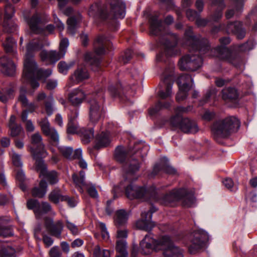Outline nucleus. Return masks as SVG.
I'll return each mask as SVG.
<instances>
[{"label":"nucleus","instance_id":"obj_24","mask_svg":"<svg viewBox=\"0 0 257 257\" xmlns=\"http://www.w3.org/2000/svg\"><path fill=\"white\" fill-rule=\"evenodd\" d=\"M0 65L2 71L6 75L12 76L16 72V66L11 58L4 56L0 58Z\"/></svg>","mask_w":257,"mask_h":257},{"label":"nucleus","instance_id":"obj_46","mask_svg":"<svg viewBox=\"0 0 257 257\" xmlns=\"http://www.w3.org/2000/svg\"><path fill=\"white\" fill-rule=\"evenodd\" d=\"M15 249L11 246L0 247V257H12L15 254Z\"/></svg>","mask_w":257,"mask_h":257},{"label":"nucleus","instance_id":"obj_5","mask_svg":"<svg viewBox=\"0 0 257 257\" xmlns=\"http://www.w3.org/2000/svg\"><path fill=\"white\" fill-rule=\"evenodd\" d=\"M240 122L238 119L233 116L216 121L212 126V132L214 139L224 138L228 137L231 133L236 132L239 129Z\"/></svg>","mask_w":257,"mask_h":257},{"label":"nucleus","instance_id":"obj_51","mask_svg":"<svg viewBox=\"0 0 257 257\" xmlns=\"http://www.w3.org/2000/svg\"><path fill=\"white\" fill-rule=\"evenodd\" d=\"M54 102V98L52 96H48L45 101V107L46 112L48 116L52 114L54 111L53 104Z\"/></svg>","mask_w":257,"mask_h":257},{"label":"nucleus","instance_id":"obj_15","mask_svg":"<svg viewBox=\"0 0 257 257\" xmlns=\"http://www.w3.org/2000/svg\"><path fill=\"white\" fill-rule=\"evenodd\" d=\"M88 103L90 121L92 123H96L104 114L103 105L98 101L97 97L89 99Z\"/></svg>","mask_w":257,"mask_h":257},{"label":"nucleus","instance_id":"obj_40","mask_svg":"<svg viewBox=\"0 0 257 257\" xmlns=\"http://www.w3.org/2000/svg\"><path fill=\"white\" fill-rule=\"evenodd\" d=\"M78 21L75 16L69 17L67 21V32L74 36L76 31Z\"/></svg>","mask_w":257,"mask_h":257},{"label":"nucleus","instance_id":"obj_44","mask_svg":"<svg viewBox=\"0 0 257 257\" xmlns=\"http://www.w3.org/2000/svg\"><path fill=\"white\" fill-rule=\"evenodd\" d=\"M241 9L242 6L241 5H239L238 4H235L233 8H229L225 13L226 19L227 20L231 19L234 15H237L241 11Z\"/></svg>","mask_w":257,"mask_h":257},{"label":"nucleus","instance_id":"obj_28","mask_svg":"<svg viewBox=\"0 0 257 257\" xmlns=\"http://www.w3.org/2000/svg\"><path fill=\"white\" fill-rule=\"evenodd\" d=\"M9 217H0V237H11L14 235L12 226L8 223L10 221Z\"/></svg>","mask_w":257,"mask_h":257},{"label":"nucleus","instance_id":"obj_10","mask_svg":"<svg viewBox=\"0 0 257 257\" xmlns=\"http://www.w3.org/2000/svg\"><path fill=\"white\" fill-rule=\"evenodd\" d=\"M185 37L186 40V43L190 48L193 49L200 47V51L202 53H205L207 50L210 49V46L209 45L208 41L205 38H203L200 35L195 36L193 35L192 28L189 27L185 32Z\"/></svg>","mask_w":257,"mask_h":257},{"label":"nucleus","instance_id":"obj_16","mask_svg":"<svg viewBox=\"0 0 257 257\" xmlns=\"http://www.w3.org/2000/svg\"><path fill=\"white\" fill-rule=\"evenodd\" d=\"M157 210L156 207L152 205L149 211L142 212L141 219L136 223L137 227L141 230L151 231L156 226V223L152 221V215Z\"/></svg>","mask_w":257,"mask_h":257},{"label":"nucleus","instance_id":"obj_3","mask_svg":"<svg viewBox=\"0 0 257 257\" xmlns=\"http://www.w3.org/2000/svg\"><path fill=\"white\" fill-rule=\"evenodd\" d=\"M125 5L122 2H117L111 5V11H108L107 6L100 3H96L91 6L88 11V15L94 18L105 20L110 17L112 13V17L115 19H123L125 15Z\"/></svg>","mask_w":257,"mask_h":257},{"label":"nucleus","instance_id":"obj_17","mask_svg":"<svg viewBox=\"0 0 257 257\" xmlns=\"http://www.w3.org/2000/svg\"><path fill=\"white\" fill-rule=\"evenodd\" d=\"M192 235L193 238L188 249L191 254H194L203 246L208 236L206 232L203 230L195 231Z\"/></svg>","mask_w":257,"mask_h":257},{"label":"nucleus","instance_id":"obj_47","mask_svg":"<svg viewBox=\"0 0 257 257\" xmlns=\"http://www.w3.org/2000/svg\"><path fill=\"white\" fill-rule=\"evenodd\" d=\"M9 127L10 130V135L12 137H16L24 134L23 127L20 124H13Z\"/></svg>","mask_w":257,"mask_h":257},{"label":"nucleus","instance_id":"obj_13","mask_svg":"<svg viewBox=\"0 0 257 257\" xmlns=\"http://www.w3.org/2000/svg\"><path fill=\"white\" fill-rule=\"evenodd\" d=\"M186 194V189H174L165 195L162 198L159 199L155 190H153L152 199L155 202H158L165 206L171 205V203L178 201Z\"/></svg>","mask_w":257,"mask_h":257},{"label":"nucleus","instance_id":"obj_29","mask_svg":"<svg viewBox=\"0 0 257 257\" xmlns=\"http://www.w3.org/2000/svg\"><path fill=\"white\" fill-rule=\"evenodd\" d=\"M44 47L43 39L41 38L34 39L27 45V53L26 58L28 56H31L33 58L32 53L35 51H39Z\"/></svg>","mask_w":257,"mask_h":257},{"label":"nucleus","instance_id":"obj_49","mask_svg":"<svg viewBox=\"0 0 257 257\" xmlns=\"http://www.w3.org/2000/svg\"><path fill=\"white\" fill-rule=\"evenodd\" d=\"M27 89L26 87L23 86L20 88V94L18 97V100L21 103L23 106L28 105V99L26 96Z\"/></svg>","mask_w":257,"mask_h":257},{"label":"nucleus","instance_id":"obj_52","mask_svg":"<svg viewBox=\"0 0 257 257\" xmlns=\"http://www.w3.org/2000/svg\"><path fill=\"white\" fill-rule=\"evenodd\" d=\"M39 124L44 135L47 136L54 128H51L47 117H45L40 121Z\"/></svg>","mask_w":257,"mask_h":257},{"label":"nucleus","instance_id":"obj_61","mask_svg":"<svg viewBox=\"0 0 257 257\" xmlns=\"http://www.w3.org/2000/svg\"><path fill=\"white\" fill-rule=\"evenodd\" d=\"M211 7H216V9L224 10L226 8L224 0H209Z\"/></svg>","mask_w":257,"mask_h":257},{"label":"nucleus","instance_id":"obj_18","mask_svg":"<svg viewBox=\"0 0 257 257\" xmlns=\"http://www.w3.org/2000/svg\"><path fill=\"white\" fill-rule=\"evenodd\" d=\"M224 31L228 34L235 35L237 39H243L246 34V31L243 24L239 21L228 22L224 28Z\"/></svg>","mask_w":257,"mask_h":257},{"label":"nucleus","instance_id":"obj_33","mask_svg":"<svg viewBox=\"0 0 257 257\" xmlns=\"http://www.w3.org/2000/svg\"><path fill=\"white\" fill-rule=\"evenodd\" d=\"M47 155V153L46 152V154L39 155L38 157L36 158L32 156L33 159L36 161V170L37 172H40V176H43L47 171L46 165L45 164L44 160L42 159V157H45Z\"/></svg>","mask_w":257,"mask_h":257},{"label":"nucleus","instance_id":"obj_43","mask_svg":"<svg viewBox=\"0 0 257 257\" xmlns=\"http://www.w3.org/2000/svg\"><path fill=\"white\" fill-rule=\"evenodd\" d=\"M39 201L37 199H30L27 201V206L29 209L33 210L38 217V213L40 212Z\"/></svg>","mask_w":257,"mask_h":257},{"label":"nucleus","instance_id":"obj_1","mask_svg":"<svg viewBox=\"0 0 257 257\" xmlns=\"http://www.w3.org/2000/svg\"><path fill=\"white\" fill-rule=\"evenodd\" d=\"M151 35L159 37L160 43L164 47L166 54L169 56H177L180 51L177 47L178 37L168 31L162 24V21L158 20L157 15L152 16L149 19Z\"/></svg>","mask_w":257,"mask_h":257},{"label":"nucleus","instance_id":"obj_30","mask_svg":"<svg viewBox=\"0 0 257 257\" xmlns=\"http://www.w3.org/2000/svg\"><path fill=\"white\" fill-rule=\"evenodd\" d=\"M47 187L46 181L44 180H41L39 187H35L32 189L31 191L32 196L39 198H43L46 194Z\"/></svg>","mask_w":257,"mask_h":257},{"label":"nucleus","instance_id":"obj_57","mask_svg":"<svg viewBox=\"0 0 257 257\" xmlns=\"http://www.w3.org/2000/svg\"><path fill=\"white\" fill-rule=\"evenodd\" d=\"M73 65V63H71L70 64H67L64 61H60L58 64V68L59 69V71L60 73L66 74L68 70L72 67Z\"/></svg>","mask_w":257,"mask_h":257},{"label":"nucleus","instance_id":"obj_59","mask_svg":"<svg viewBox=\"0 0 257 257\" xmlns=\"http://www.w3.org/2000/svg\"><path fill=\"white\" fill-rule=\"evenodd\" d=\"M162 109V103L160 101H159L154 106H152L149 109V113L150 115H154Z\"/></svg>","mask_w":257,"mask_h":257},{"label":"nucleus","instance_id":"obj_26","mask_svg":"<svg viewBox=\"0 0 257 257\" xmlns=\"http://www.w3.org/2000/svg\"><path fill=\"white\" fill-rule=\"evenodd\" d=\"M221 93L222 99L226 102L238 101L239 93L234 87L224 88L222 90Z\"/></svg>","mask_w":257,"mask_h":257},{"label":"nucleus","instance_id":"obj_12","mask_svg":"<svg viewBox=\"0 0 257 257\" xmlns=\"http://www.w3.org/2000/svg\"><path fill=\"white\" fill-rule=\"evenodd\" d=\"M214 52L219 59L227 61L236 67H238L241 62V58L237 53L231 51L224 46H217L214 49Z\"/></svg>","mask_w":257,"mask_h":257},{"label":"nucleus","instance_id":"obj_2","mask_svg":"<svg viewBox=\"0 0 257 257\" xmlns=\"http://www.w3.org/2000/svg\"><path fill=\"white\" fill-rule=\"evenodd\" d=\"M163 250L164 257H183L182 251L175 246L168 236H163L158 240L154 239L151 234H147L140 243V251L144 254Z\"/></svg>","mask_w":257,"mask_h":257},{"label":"nucleus","instance_id":"obj_39","mask_svg":"<svg viewBox=\"0 0 257 257\" xmlns=\"http://www.w3.org/2000/svg\"><path fill=\"white\" fill-rule=\"evenodd\" d=\"M16 41L12 37H8L6 38V41L3 43L4 49L7 53H11L15 56L16 52L15 48L16 47Z\"/></svg>","mask_w":257,"mask_h":257},{"label":"nucleus","instance_id":"obj_37","mask_svg":"<svg viewBox=\"0 0 257 257\" xmlns=\"http://www.w3.org/2000/svg\"><path fill=\"white\" fill-rule=\"evenodd\" d=\"M110 141L108 136L104 133H101L96 137V143L95 148L99 149L100 148L106 147L109 145Z\"/></svg>","mask_w":257,"mask_h":257},{"label":"nucleus","instance_id":"obj_36","mask_svg":"<svg viewBox=\"0 0 257 257\" xmlns=\"http://www.w3.org/2000/svg\"><path fill=\"white\" fill-rule=\"evenodd\" d=\"M128 218L126 212L123 209H120L116 212L115 218V224L118 227L123 226L125 224Z\"/></svg>","mask_w":257,"mask_h":257},{"label":"nucleus","instance_id":"obj_38","mask_svg":"<svg viewBox=\"0 0 257 257\" xmlns=\"http://www.w3.org/2000/svg\"><path fill=\"white\" fill-rule=\"evenodd\" d=\"M82 141L84 144L89 143L94 138L93 128H83L80 130Z\"/></svg>","mask_w":257,"mask_h":257},{"label":"nucleus","instance_id":"obj_48","mask_svg":"<svg viewBox=\"0 0 257 257\" xmlns=\"http://www.w3.org/2000/svg\"><path fill=\"white\" fill-rule=\"evenodd\" d=\"M115 249L119 253H128L125 239H117L116 242Z\"/></svg>","mask_w":257,"mask_h":257},{"label":"nucleus","instance_id":"obj_14","mask_svg":"<svg viewBox=\"0 0 257 257\" xmlns=\"http://www.w3.org/2000/svg\"><path fill=\"white\" fill-rule=\"evenodd\" d=\"M173 69L174 65L170 64L169 68H166L163 73L161 85H164L165 90L161 89L158 92V95L163 99L170 97L172 95V88L173 84L172 80Z\"/></svg>","mask_w":257,"mask_h":257},{"label":"nucleus","instance_id":"obj_42","mask_svg":"<svg viewBox=\"0 0 257 257\" xmlns=\"http://www.w3.org/2000/svg\"><path fill=\"white\" fill-rule=\"evenodd\" d=\"M43 176L51 185H54L59 181L58 174L55 171H47Z\"/></svg>","mask_w":257,"mask_h":257},{"label":"nucleus","instance_id":"obj_55","mask_svg":"<svg viewBox=\"0 0 257 257\" xmlns=\"http://www.w3.org/2000/svg\"><path fill=\"white\" fill-rule=\"evenodd\" d=\"M40 212L38 213V217L40 216L43 214H46L52 211V206L51 204L47 202L43 201L40 204Z\"/></svg>","mask_w":257,"mask_h":257},{"label":"nucleus","instance_id":"obj_27","mask_svg":"<svg viewBox=\"0 0 257 257\" xmlns=\"http://www.w3.org/2000/svg\"><path fill=\"white\" fill-rule=\"evenodd\" d=\"M176 82L179 90H190L193 86V80L190 75L182 74L178 77Z\"/></svg>","mask_w":257,"mask_h":257},{"label":"nucleus","instance_id":"obj_60","mask_svg":"<svg viewBox=\"0 0 257 257\" xmlns=\"http://www.w3.org/2000/svg\"><path fill=\"white\" fill-rule=\"evenodd\" d=\"M120 85H117L116 86L111 85L108 87V91L112 97H120Z\"/></svg>","mask_w":257,"mask_h":257},{"label":"nucleus","instance_id":"obj_9","mask_svg":"<svg viewBox=\"0 0 257 257\" xmlns=\"http://www.w3.org/2000/svg\"><path fill=\"white\" fill-rule=\"evenodd\" d=\"M170 123L172 130L179 128L186 134H195L199 131L196 122L188 117L181 118L179 116L175 115L170 118Z\"/></svg>","mask_w":257,"mask_h":257},{"label":"nucleus","instance_id":"obj_50","mask_svg":"<svg viewBox=\"0 0 257 257\" xmlns=\"http://www.w3.org/2000/svg\"><path fill=\"white\" fill-rule=\"evenodd\" d=\"M72 179L74 183L78 187V190L80 192L83 193V190L82 187L87 186V183L85 180H82L79 176L76 174L72 175Z\"/></svg>","mask_w":257,"mask_h":257},{"label":"nucleus","instance_id":"obj_8","mask_svg":"<svg viewBox=\"0 0 257 257\" xmlns=\"http://www.w3.org/2000/svg\"><path fill=\"white\" fill-rule=\"evenodd\" d=\"M24 67V74L28 78L36 77L38 79H46L51 75L52 72V69L50 68L38 69L34 58L30 56H28L25 59Z\"/></svg>","mask_w":257,"mask_h":257},{"label":"nucleus","instance_id":"obj_64","mask_svg":"<svg viewBox=\"0 0 257 257\" xmlns=\"http://www.w3.org/2000/svg\"><path fill=\"white\" fill-rule=\"evenodd\" d=\"M190 90H179L176 96V100L180 102L185 100L188 96V92Z\"/></svg>","mask_w":257,"mask_h":257},{"label":"nucleus","instance_id":"obj_31","mask_svg":"<svg viewBox=\"0 0 257 257\" xmlns=\"http://www.w3.org/2000/svg\"><path fill=\"white\" fill-rule=\"evenodd\" d=\"M84 59L91 67L94 71H98L100 67V59L97 56H95L91 53H86L84 56Z\"/></svg>","mask_w":257,"mask_h":257},{"label":"nucleus","instance_id":"obj_63","mask_svg":"<svg viewBox=\"0 0 257 257\" xmlns=\"http://www.w3.org/2000/svg\"><path fill=\"white\" fill-rule=\"evenodd\" d=\"M12 160L15 166L17 167H21L22 166L23 164L20 155L16 153H13L12 156Z\"/></svg>","mask_w":257,"mask_h":257},{"label":"nucleus","instance_id":"obj_6","mask_svg":"<svg viewBox=\"0 0 257 257\" xmlns=\"http://www.w3.org/2000/svg\"><path fill=\"white\" fill-rule=\"evenodd\" d=\"M200 47H198L196 49L190 48L189 53L183 56L178 62L180 70L195 71L201 67L203 60L200 55L206 54L209 50L202 53Z\"/></svg>","mask_w":257,"mask_h":257},{"label":"nucleus","instance_id":"obj_41","mask_svg":"<svg viewBox=\"0 0 257 257\" xmlns=\"http://www.w3.org/2000/svg\"><path fill=\"white\" fill-rule=\"evenodd\" d=\"M3 27L4 31L7 33H14L17 30L18 26L11 19H4Z\"/></svg>","mask_w":257,"mask_h":257},{"label":"nucleus","instance_id":"obj_62","mask_svg":"<svg viewBox=\"0 0 257 257\" xmlns=\"http://www.w3.org/2000/svg\"><path fill=\"white\" fill-rule=\"evenodd\" d=\"M84 187H86L87 193L90 197L94 198L98 197V193L94 185H90L87 184V186H85Z\"/></svg>","mask_w":257,"mask_h":257},{"label":"nucleus","instance_id":"obj_11","mask_svg":"<svg viewBox=\"0 0 257 257\" xmlns=\"http://www.w3.org/2000/svg\"><path fill=\"white\" fill-rule=\"evenodd\" d=\"M135 151L132 154L127 161L123 165V169L125 172V176L128 178L130 175H132L138 172L141 167V161H143L144 155L141 154L140 149L135 146ZM146 155H145L146 156Z\"/></svg>","mask_w":257,"mask_h":257},{"label":"nucleus","instance_id":"obj_35","mask_svg":"<svg viewBox=\"0 0 257 257\" xmlns=\"http://www.w3.org/2000/svg\"><path fill=\"white\" fill-rule=\"evenodd\" d=\"M130 153H127L125 149L122 146H117L115 149L114 157L115 160L120 163H124Z\"/></svg>","mask_w":257,"mask_h":257},{"label":"nucleus","instance_id":"obj_4","mask_svg":"<svg viewBox=\"0 0 257 257\" xmlns=\"http://www.w3.org/2000/svg\"><path fill=\"white\" fill-rule=\"evenodd\" d=\"M24 19L33 34L48 36L54 33L55 28L54 25L45 26L50 20L49 16L45 13H36L30 18L25 16Z\"/></svg>","mask_w":257,"mask_h":257},{"label":"nucleus","instance_id":"obj_53","mask_svg":"<svg viewBox=\"0 0 257 257\" xmlns=\"http://www.w3.org/2000/svg\"><path fill=\"white\" fill-rule=\"evenodd\" d=\"M59 150L62 156L68 159H72L73 149L71 147L62 146L59 147Z\"/></svg>","mask_w":257,"mask_h":257},{"label":"nucleus","instance_id":"obj_25","mask_svg":"<svg viewBox=\"0 0 257 257\" xmlns=\"http://www.w3.org/2000/svg\"><path fill=\"white\" fill-rule=\"evenodd\" d=\"M86 98V94L79 88L73 90L68 94V100L74 106L73 108L79 106Z\"/></svg>","mask_w":257,"mask_h":257},{"label":"nucleus","instance_id":"obj_58","mask_svg":"<svg viewBox=\"0 0 257 257\" xmlns=\"http://www.w3.org/2000/svg\"><path fill=\"white\" fill-rule=\"evenodd\" d=\"M64 56V53H62L60 51H50L49 61L51 63H55L61 58H63Z\"/></svg>","mask_w":257,"mask_h":257},{"label":"nucleus","instance_id":"obj_56","mask_svg":"<svg viewBox=\"0 0 257 257\" xmlns=\"http://www.w3.org/2000/svg\"><path fill=\"white\" fill-rule=\"evenodd\" d=\"M223 11V10L216 9L210 15V20L214 22H219L222 17Z\"/></svg>","mask_w":257,"mask_h":257},{"label":"nucleus","instance_id":"obj_54","mask_svg":"<svg viewBox=\"0 0 257 257\" xmlns=\"http://www.w3.org/2000/svg\"><path fill=\"white\" fill-rule=\"evenodd\" d=\"M15 13V10L13 5L10 3L7 4L5 7L4 19H11Z\"/></svg>","mask_w":257,"mask_h":257},{"label":"nucleus","instance_id":"obj_19","mask_svg":"<svg viewBox=\"0 0 257 257\" xmlns=\"http://www.w3.org/2000/svg\"><path fill=\"white\" fill-rule=\"evenodd\" d=\"M31 144L30 151L32 156L36 158L39 155L46 154L44 145L42 143V137L39 133H35L32 136Z\"/></svg>","mask_w":257,"mask_h":257},{"label":"nucleus","instance_id":"obj_21","mask_svg":"<svg viewBox=\"0 0 257 257\" xmlns=\"http://www.w3.org/2000/svg\"><path fill=\"white\" fill-rule=\"evenodd\" d=\"M161 172L170 175L177 174V171L175 168L167 162H161L155 165L152 172L149 174V177L154 178L156 176L160 175Z\"/></svg>","mask_w":257,"mask_h":257},{"label":"nucleus","instance_id":"obj_45","mask_svg":"<svg viewBox=\"0 0 257 257\" xmlns=\"http://www.w3.org/2000/svg\"><path fill=\"white\" fill-rule=\"evenodd\" d=\"M183 205L185 207H190L195 203V199L192 194L189 193L186 190V194L182 198Z\"/></svg>","mask_w":257,"mask_h":257},{"label":"nucleus","instance_id":"obj_32","mask_svg":"<svg viewBox=\"0 0 257 257\" xmlns=\"http://www.w3.org/2000/svg\"><path fill=\"white\" fill-rule=\"evenodd\" d=\"M89 75L87 70L85 68L79 67L75 71L74 74L71 76L70 79L74 83H78L88 78Z\"/></svg>","mask_w":257,"mask_h":257},{"label":"nucleus","instance_id":"obj_34","mask_svg":"<svg viewBox=\"0 0 257 257\" xmlns=\"http://www.w3.org/2000/svg\"><path fill=\"white\" fill-rule=\"evenodd\" d=\"M64 195L62 193L61 190L57 187L52 190L48 195L49 200L55 204H58L60 201L62 202Z\"/></svg>","mask_w":257,"mask_h":257},{"label":"nucleus","instance_id":"obj_22","mask_svg":"<svg viewBox=\"0 0 257 257\" xmlns=\"http://www.w3.org/2000/svg\"><path fill=\"white\" fill-rule=\"evenodd\" d=\"M68 114V122L67 124V133L69 134H74L79 132V125L77 121L79 115V110L77 108L70 109Z\"/></svg>","mask_w":257,"mask_h":257},{"label":"nucleus","instance_id":"obj_7","mask_svg":"<svg viewBox=\"0 0 257 257\" xmlns=\"http://www.w3.org/2000/svg\"><path fill=\"white\" fill-rule=\"evenodd\" d=\"M120 185V187L124 188L125 195L130 199H142L144 201L152 199L153 189H147L145 187L137 186L127 177H124V182H121Z\"/></svg>","mask_w":257,"mask_h":257},{"label":"nucleus","instance_id":"obj_23","mask_svg":"<svg viewBox=\"0 0 257 257\" xmlns=\"http://www.w3.org/2000/svg\"><path fill=\"white\" fill-rule=\"evenodd\" d=\"M110 45L111 43L106 37L103 35L98 36L93 43L95 54L98 56L105 54V49H109Z\"/></svg>","mask_w":257,"mask_h":257},{"label":"nucleus","instance_id":"obj_20","mask_svg":"<svg viewBox=\"0 0 257 257\" xmlns=\"http://www.w3.org/2000/svg\"><path fill=\"white\" fill-rule=\"evenodd\" d=\"M45 226L48 232L52 236L60 238L63 228L62 221L54 222L53 219L46 217L45 219Z\"/></svg>","mask_w":257,"mask_h":257}]
</instances>
